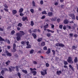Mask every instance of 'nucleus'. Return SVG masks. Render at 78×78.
<instances>
[{"instance_id":"obj_1","label":"nucleus","mask_w":78,"mask_h":78,"mask_svg":"<svg viewBox=\"0 0 78 78\" xmlns=\"http://www.w3.org/2000/svg\"><path fill=\"white\" fill-rule=\"evenodd\" d=\"M30 70H31V72L33 73L34 75H36V74L37 73L36 71L34 70H36V68L32 69L31 68H30Z\"/></svg>"},{"instance_id":"obj_2","label":"nucleus","mask_w":78,"mask_h":78,"mask_svg":"<svg viewBox=\"0 0 78 78\" xmlns=\"http://www.w3.org/2000/svg\"><path fill=\"white\" fill-rule=\"evenodd\" d=\"M67 61L70 64H73V62L72 61V59L71 57H68V59L67 60Z\"/></svg>"},{"instance_id":"obj_3","label":"nucleus","mask_w":78,"mask_h":78,"mask_svg":"<svg viewBox=\"0 0 78 78\" xmlns=\"http://www.w3.org/2000/svg\"><path fill=\"white\" fill-rule=\"evenodd\" d=\"M16 35L18 36L16 38L17 41H19V40H20V36H22V35L20 33H18L16 34Z\"/></svg>"},{"instance_id":"obj_4","label":"nucleus","mask_w":78,"mask_h":78,"mask_svg":"<svg viewBox=\"0 0 78 78\" xmlns=\"http://www.w3.org/2000/svg\"><path fill=\"white\" fill-rule=\"evenodd\" d=\"M69 16L70 17L72 18V19L73 20H75V15L73 13H71L69 14Z\"/></svg>"},{"instance_id":"obj_5","label":"nucleus","mask_w":78,"mask_h":78,"mask_svg":"<svg viewBox=\"0 0 78 78\" xmlns=\"http://www.w3.org/2000/svg\"><path fill=\"white\" fill-rule=\"evenodd\" d=\"M43 71H41V73L43 76H44V75H46L47 74V70H43Z\"/></svg>"},{"instance_id":"obj_6","label":"nucleus","mask_w":78,"mask_h":78,"mask_svg":"<svg viewBox=\"0 0 78 78\" xmlns=\"http://www.w3.org/2000/svg\"><path fill=\"white\" fill-rule=\"evenodd\" d=\"M16 45L15 44H14L13 45V50L12 51V52L13 53L16 52Z\"/></svg>"},{"instance_id":"obj_7","label":"nucleus","mask_w":78,"mask_h":78,"mask_svg":"<svg viewBox=\"0 0 78 78\" xmlns=\"http://www.w3.org/2000/svg\"><path fill=\"white\" fill-rule=\"evenodd\" d=\"M5 54L7 55V56H12V54L9 52L8 51H5Z\"/></svg>"},{"instance_id":"obj_8","label":"nucleus","mask_w":78,"mask_h":78,"mask_svg":"<svg viewBox=\"0 0 78 78\" xmlns=\"http://www.w3.org/2000/svg\"><path fill=\"white\" fill-rule=\"evenodd\" d=\"M48 16H49V17H51L53 16V13H52V12H49L48 13Z\"/></svg>"},{"instance_id":"obj_9","label":"nucleus","mask_w":78,"mask_h":78,"mask_svg":"<svg viewBox=\"0 0 78 78\" xmlns=\"http://www.w3.org/2000/svg\"><path fill=\"white\" fill-rule=\"evenodd\" d=\"M64 23L65 24H67L69 23V21L67 20H64Z\"/></svg>"},{"instance_id":"obj_10","label":"nucleus","mask_w":78,"mask_h":78,"mask_svg":"<svg viewBox=\"0 0 78 78\" xmlns=\"http://www.w3.org/2000/svg\"><path fill=\"white\" fill-rule=\"evenodd\" d=\"M61 73H62L61 71H57V74L58 75H59Z\"/></svg>"},{"instance_id":"obj_11","label":"nucleus","mask_w":78,"mask_h":78,"mask_svg":"<svg viewBox=\"0 0 78 78\" xmlns=\"http://www.w3.org/2000/svg\"><path fill=\"white\" fill-rule=\"evenodd\" d=\"M22 20H23V21H25V20H27V21H28V20H27V17H23L22 18Z\"/></svg>"},{"instance_id":"obj_12","label":"nucleus","mask_w":78,"mask_h":78,"mask_svg":"<svg viewBox=\"0 0 78 78\" xmlns=\"http://www.w3.org/2000/svg\"><path fill=\"white\" fill-rule=\"evenodd\" d=\"M58 18L57 17H55L54 18H52L51 19V20L52 21H55V20L57 19Z\"/></svg>"},{"instance_id":"obj_13","label":"nucleus","mask_w":78,"mask_h":78,"mask_svg":"<svg viewBox=\"0 0 78 78\" xmlns=\"http://www.w3.org/2000/svg\"><path fill=\"white\" fill-rule=\"evenodd\" d=\"M12 12L13 14H16L17 13V11L16 10H13L12 11Z\"/></svg>"},{"instance_id":"obj_14","label":"nucleus","mask_w":78,"mask_h":78,"mask_svg":"<svg viewBox=\"0 0 78 78\" xmlns=\"http://www.w3.org/2000/svg\"><path fill=\"white\" fill-rule=\"evenodd\" d=\"M22 71L23 73H24L25 74H27V71L26 70L23 69L22 70Z\"/></svg>"},{"instance_id":"obj_15","label":"nucleus","mask_w":78,"mask_h":78,"mask_svg":"<svg viewBox=\"0 0 78 78\" xmlns=\"http://www.w3.org/2000/svg\"><path fill=\"white\" fill-rule=\"evenodd\" d=\"M69 67H70L73 71H74V69H73V68L72 67V66L71 65H69Z\"/></svg>"},{"instance_id":"obj_16","label":"nucleus","mask_w":78,"mask_h":78,"mask_svg":"<svg viewBox=\"0 0 78 78\" xmlns=\"http://www.w3.org/2000/svg\"><path fill=\"white\" fill-rule=\"evenodd\" d=\"M30 54H33L34 52V50L33 49L31 50L30 51Z\"/></svg>"},{"instance_id":"obj_17","label":"nucleus","mask_w":78,"mask_h":78,"mask_svg":"<svg viewBox=\"0 0 78 78\" xmlns=\"http://www.w3.org/2000/svg\"><path fill=\"white\" fill-rule=\"evenodd\" d=\"M23 11V9L21 8L19 10V12H22Z\"/></svg>"},{"instance_id":"obj_18","label":"nucleus","mask_w":78,"mask_h":78,"mask_svg":"<svg viewBox=\"0 0 78 78\" xmlns=\"http://www.w3.org/2000/svg\"><path fill=\"white\" fill-rule=\"evenodd\" d=\"M50 52H51L50 49L48 48V51H47L46 53L47 54H49V53H50Z\"/></svg>"},{"instance_id":"obj_19","label":"nucleus","mask_w":78,"mask_h":78,"mask_svg":"<svg viewBox=\"0 0 78 78\" xmlns=\"http://www.w3.org/2000/svg\"><path fill=\"white\" fill-rule=\"evenodd\" d=\"M32 35L34 37V39H36V38L37 37V35H36L34 34H32Z\"/></svg>"},{"instance_id":"obj_20","label":"nucleus","mask_w":78,"mask_h":78,"mask_svg":"<svg viewBox=\"0 0 78 78\" xmlns=\"http://www.w3.org/2000/svg\"><path fill=\"white\" fill-rule=\"evenodd\" d=\"M41 46H44V45H45V42H42L41 44Z\"/></svg>"},{"instance_id":"obj_21","label":"nucleus","mask_w":78,"mask_h":78,"mask_svg":"<svg viewBox=\"0 0 78 78\" xmlns=\"http://www.w3.org/2000/svg\"><path fill=\"white\" fill-rule=\"evenodd\" d=\"M31 47V45L30 44L28 45L26 47L27 48H30Z\"/></svg>"},{"instance_id":"obj_22","label":"nucleus","mask_w":78,"mask_h":78,"mask_svg":"<svg viewBox=\"0 0 78 78\" xmlns=\"http://www.w3.org/2000/svg\"><path fill=\"white\" fill-rule=\"evenodd\" d=\"M44 28H48V24H47L46 25L44 26Z\"/></svg>"},{"instance_id":"obj_23","label":"nucleus","mask_w":78,"mask_h":78,"mask_svg":"<svg viewBox=\"0 0 78 78\" xmlns=\"http://www.w3.org/2000/svg\"><path fill=\"white\" fill-rule=\"evenodd\" d=\"M78 61V58L77 57H75L74 59V62H77Z\"/></svg>"},{"instance_id":"obj_24","label":"nucleus","mask_w":78,"mask_h":78,"mask_svg":"<svg viewBox=\"0 0 78 78\" xmlns=\"http://www.w3.org/2000/svg\"><path fill=\"white\" fill-rule=\"evenodd\" d=\"M32 5L33 6H36V5H35V2H34V1H33L32 2Z\"/></svg>"},{"instance_id":"obj_25","label":"nucleus","mask_w":78,"mask_h":78,"mask_svg":"<svg viewBox=\"0 0 78 78\" xmlns=\"http://www.w3.org/2000/svg\"><path fill=\"white\" fill-rule=\"evenodd\" d=\"M15 33V31L14 30H12L11 33V34L12 35Z\"/></svg>"},{"instance_id":"obj_26","label":"nucleus","mask_w":78,"mask_h":78,"mask_svg":"<svg viewBox=\"0 0 78 78\" xmlns=\"http://www.w3.org/2000/svg\"><path fill=\"white\" fill-rule=\"evenodd\" d=\"M59 47H64V45L61 43L59 44Z\"/></svg>"},{"instance_id":"obj_27","label":"nucleus","mask_w":78,"mask_h":78,"mask_svg":"<svg viewBox=\"0 0 78 78\" xmlns=\"http://www.w3.org/2000/svg\"><path fill=\"white\" fill-rule=\"evenodd\" d=\"M47 36L48 37H50L51 36V34H50V33H48L47 34Z\"/></svg>"},{"instance_id":"obj_28","label":"nucleus","mask_w":78,"mask_h":78,"mask_svg":"<svg viewBox=\"0 0 78 78\" xmlns=\"http://www.w3.org/2000/svg\"><path fill=\"white\" fill-rule=\"evenodd\" d=\"M22 26V24L21 23H19L18 25V27H21Z\"/></svg>"},{"instance_id":"obj_29","label":"nucleus","mask_w":78,"mask_h":78,"mask_svg":"<svg viewBox=\"0 0 78 78\" xmlns=\"http://www.w3.org/2000/svg\"><path fill=\"white\" fill-rule=\"evenodd\" d=\"M9 63H10V61H8L7 62H6L5 64L6 65H9Z\"/></svg>"},{"instance_id":"obj_30","label":"nucleus","mask_w":78,"mask_h":78,"mask_svg":"<svg viewBox=\"0 0 78 78\" xmlns=\"http://www.w3.org/2000/svg\"><path fill=\"white\" fill-rule=\"evenodd\" d=\"M20 32L22 35H24L25 34V33L23 31H20Z\"/></svg>"},{"instance_id":"obj_31","label":"nucleus","mask_w":78,"mask_h":78,"mask_svg":"<svg viewBox=\"0 0 78 78\" xmlns=\"http://www.w3.org/2000/svg\"><path fill=\"white\" fill-rule=\"evenodd\" d=\"M1 73L2 75H4V74L5 73V72L4 71V70H2L1 72Z\"/></svg>"},{"instance_id":"obj_32","label":"nucleus","mask_w":78,"mask_h":78,"mask_svg":"<svg viewBox=\"0 0 78 78\" xmlns=\"http://www.w3.org/2000/svg\"><path fill=\"white\" fill-rule=\"evenodd\" d=\"M42 40V38H40L38 39L37 40V41L38 42H40Z\"/></svg>"},{"instance_id":"obj_33","label":"nucleus","mask_w":78,"mask_h":78,"mask_svg":"<svg viewBox=\"0 0 78 78\" xmlns=\"http://www.w3.org/2000/svg\"><path fill=\"white\" fill-rule=\"evenodd\" d=\"M5 41L4 39H3L1 37H0V41Z\"/></svg>"},{"instance_id":"obj_34","label":"nucleus","mask_w":78,"mask_h":78,"mask_svg":"<svg viewBox=\"0 0 78 78\" xmlns=\"http://www.w3.org/2000/svg\"><path fill=\"white\" fill-rule=\"evenodd\" d=\"M43 49L44 50H47V47L46 46H44L43 48Z\"/></svg>"},{"instance_id":"obj_35","label":"nucleus","mask_w":78,"mask_h":78,"mask_svg":"<svg viewBox=\"0 0 78 78\" xmlns=\"http://www.w3.org/2000/svg\"><path fill=\"white\" fill-rule=\"evenodd\" d=\"M33 63L34 64L36 65L37 64V62L36 61H33Z\"/></svg>"},{"instance_id":"obj_36","label":"nucleus","mask_w":78,"mask_h":78,"mask_svg":"<svg viewBox=\"0 0 78 78\" xmlns=\"http://www.w3.org/2000/svg\"><path fill=\"white\" fill-rule=\"evenodd\" d=\"M18 75V76H19L20 78H21V77H20V76H21V75L20 74V73H17Z\"/></svg>"},{"instance_id":"obj_37","label":"nucleus","mask_w":78,"mask_h":78,"mask_svg":"<svg viewBox=\"0 0 78 78\" xmlns=\"http://www.w3.org/2000/svg\"><path fill=\"white\" fill-rule=\"evenodd\" d=\"M42 14H47V13H46V11H44L42 12Z\"/></svg>"},{"instance_id":"obj_38","label":"nucleus","mask_w":78,"mask_h":78,"mask_svg":"<svg viewBox=\"0 0 78 78\" xmlns=\"http://www.w3.org/2000/svg\"><path fill=\"white\" fill-rule=\"evenodd\" d=\"M64 65H67V64H68V63L67 61H65L64 62Z\"/></svg>"},{"instance_id":"obj_39","label":"nucleus","mask_w":78,"mask_h":78,"mask_svg":"<svg viewBox=\"0 0 78 78\" xmlns=\"http://www.w3.org/2000/svg\"><path fill=\"white\" fill-rule=\"evenodd\" d=\"M62 27H63L62 25H60L59 26V28H60V29H62Z\"/></svg>"},{"instance_id":"obj_40","label":"nucleus","mask_w":78,"mask_h":78,"mask_svg":"<svg viewBox=\"0 0 78 78\" xmlns=\"http://www.w3.org/2000/svg\"><path fill=\"white\" fill-rule=\"evenodd\" d=\"M45 65L46 67H49V64H48V63H46Z\"/></svg>"},{"instance_id":"obj_41","label":"nucleus","mask_w":78,"mask_h":78,"mask_svg":"<svg viewBox=\"0 0 78 78\" xmlns=\"http://www.w3.org/2000/svg\"><path fill=\"white\" fill-rule=\"evenodd\" d=\"M76 48V46H73L72 47V49H74V50H75Z\"/></svg>"},{"instance_id":"obj_42","label":"nucleus","mask_w":78,"mask_h":78,"mask_svg":"<svg viewBox=\"0 0 78 78\" xmlns=\"http://www.w3.org/2000/svg\"><path fill=\"white\" fill-rule=\"evenodd\" d=\"M31 26H33V25H34V23L33 22V21H31Z\"/></svg>"},{"instance_id":"obj_43","label":"nucleus","mask_w":78,"mask_h":78,"mask_svg":"<svg viewBox=\"0 0 78 78\" xmlns=\"http://www.w3.org/2000/svg\"><path fill=\"white\" fill-rule=\"evenodd\" d=\"M30 12H32V13H34V10H33V9H30Z\"/></svg>"},{"instance_id":"obj_44","label":"nucleus","mask_w":78,"mask_h":78,"mask_svg":"<svg viewBox=\"0 0 78 78\" xmlns=\"http://www.w3.org/2000/svg\"><path fill=\"white\" fill-rule=\"evenodd\" d=\"M16 71L17 72H19V67L18 66H16Z\"/></svg>"},{"instance_id":"obj_45","label":"nucleus","mask_w":78,"mask_h":78,"mask_svg":"<svg viewBox=\"0 0 78 78\" xmlns=\"http://www.w3.org/2000/svg\"><path fill=\"white\" fill-rule=\"evenodd\" d=\"M74 37H78V35L77 34H75L74 35Z\"/></svg>"},{"instance_id":"obj_46","label":"nucleus","mask_w":78,"mask_h":78,"mask_svg":"<svg viewBox=\"0 0 78 78\" xmlns=\"http://www.w3.org/2000/svg\"><path fill=\"white\" fill-rule=\"evenodd\" d=\"M66 26H64L63 27V30H66Z\"/></svg>"},{"instance_id":"obj_47","label":"nucleus","mask_w":78,"mask_h":78,"mask_svg":"<svg viewBox=\"0 0 78 78\" xmlns=\"http://www.w3.org/2000/svg\"><path fill=\"white\" fill-rule=\"evenodd\" d=\"M60 21H61V20L59 18L57 19V22H60Z\"/></svg>"},{"instance_id":"obj_48","label":"nucleus","mask_w":78,"mask_h":78,"mask_svg":"<svg viewBox=\"0 0 78 78\" xmlns=\"http://www.w3.org/2000/svg\"><path fill=\"white\" fill-rule=\"evenodd\" d=\"M45 16H43L41 18V19H45Z\"/></svg>"},{"instance_id":"obj_49","label":"nucleus","mask_w":78,"mask_h":78,"mask_svg":"<svg viewBox=\"0 0 78 78\" xmlns=\"http://www.w3.org/2000/svg\"><path fill=\"white\" fill-rule=\"evenodd\" d=\"M73 35V34H69V35L70 36V37H72Z\"/></svg>"},{"instance_id":"obj_50","label":"nucleus","mask_w":78,"mask_h":78,"mask_svg":"<svg viewBox=\"0 0 78 78\" xmlns=\"http://www.w3.org/2000/svg\"><path fill=\"white\" fill-rule=\"evenodd\" d=\"M4 10H5V11H7H7H8V9H6V8H4Z\"/></svg>"},{"instance_id":"obj_51","label":"nucleus","mask_w":78,"mask_h":78,"mask_svg":"<svg viewBox=\"0 0 78 78\" xmlns=\"http://www.w3.org/2000/svg\"><path fill=\"white\" fill-rule=\"evenodd\" d=\"M40 3L41 5H42V4H43V3H44V2H43V1H42V0L41 1Z\"/></svg>"},{"instance_id":"obj_52","label":"nucleus","mask_w":78,"mask_h":78,"mask_svg":"<svg viewBox=\"0 0 78 78\" xmlns=\"http://www.w3.org/2000/svg\"><path fill=\"white\" fill-rule=\"evenodd\" d=\"M6 42L8 44H9V43H10V41L9 40H6Z\"/></svg>"},{"instance_id":"obj_53","label":"nucleus","mask_w":78,"mask_h":78,"mask_svg":"<svg viewBox=\"0 0 78 78\" xmlns=\"http://www.w3.org/2000/svg\"><path fill=\"white\" fill-rule=\"evenodd\" d=\"M64 68H66V69H68V67H67V66H64Z\"/></svg>"},{"instance_id":"obj_54","label":"nucleus","mask_w":78,"mask_h":78,"mask_svg":"<svg viewBox=\"0 0 78 78\" xmlns=\"http://www.w3.org/2000/svg\"><path fill=\"white\" fill-rule=\"evenodd\" d=\"M33 31L34 32V33H35V32H36V31H37V29H34L33 30Z\"/></svg>"},{"instance_id":"obj_55","label":"nucleus","mask_w":78,"mask_h":78,"mask_svg":"<svg viewBox=\"0 0 78 78\" xmlns=\"http://www.w3.org/2000/svg\"><path fill=\"white\" fill-rule=\"evenodd\" d=\"M51 28H54V27H55V26L53 24H51Z\"/></svg>"},{"instance_id":"obj_56","label":"nucleus","mask_w":78,"mask_h":78,"mask_svg":"<svg viewBox=\"0 0 78 78\" xmlns=\"http://www.w3.org/2000/svg\"><path fill=\"white\" fill-rule=\"evenodd\" d=\"M56 46L58 47L59 46V43H57L56 44Z\"/></svg>"},{"instance_id":"obj_57","label":"nucleus","mask_w":78,"mask_h":78,"mask_svg":"<svg viewBox=\"0 0 78 78\" xmlns=\"http://www.w3.org/2000/svg\"><path fill=\"white\" fill-rule=\"evenodd\" d=\"M20 16H23L24 15L23 14V13H21L20 14Z\"/></svg>"},{"instance_id":"obj_58","label":"nucleus","mask_w":78,"mask_h":78,"mask_svg":"<svg viewBox=\"0 0 78 78\" xmlns=\"http://www.w3.org/2000/svg\"><path fill=\"white\" fill-rule=\"evenodd\" d=\"M10 68H11L12 70H13V69H15V67L10 66Z\"/></svg>"},{"instance_id":"obj_59","label":"nucleus","mask_w":78,"mask_h":78,"mask_svg":"<svg viewBox=\"0 0 78 78\" xmlns=\"http://www.w3.org/2000/svg\"><path fill=\"white\" fill-rule=\"evenodd\" d=\"M26 45L28 46L29 45V41H27L26 42Z\"/></svg>"},{"instance_id":"obj_60","label":"nucleus","mask_w":78,"mask_h":78,"mask_svg":"<svg viewBox=\"0 0 78 78\" xmlns=\"http://www.w3.org/2000/svg\"><path fill=\"white\" fill-rule=\"evenodd\" d=\"M21 44H22V45H24L25 44V42L24 41H22L21 42Z\"/></svg>"},{"instance_id":"obj_61","label":"nucleus","mask_w":78,"mask_h":78,"mask_svg":"<svg viewBox=\"0 0 78 78\" xmlns=\"http://www.w3.org/2000/svg\"><path fill=\"white\" fill-rule=\"evenodd\" d=\"M52 51L53 52L54 55H55V51L54 50H52Z\"/></svg>"},{"instance_id":"obj_62","label":"nucleus","mask_w":78,"mask_h":78,"mask_svg":"<svg viewBox=\"0 0 78 78\" xmlns=\"http://www.w3.org/2000/svg\"><path fill=\"white\" fill-rule=\"evenodd\" d=\"M9 70L10 72H12V70H11V68L9 67Z\"/></svg>"},{"instance_id":"obj_63","label":"nucleus","mask_w":78,"mask_h":78,"mask_svg":"<svg viewBox=\"0 0 78 78\" xmlns=\"http://www.w3.org/2000/svg\"><path fill=\"white\" fill-rule=\"evenodd\" d=\"M4 7L6 8H8V6H7L6 5H4Z\"/></svg>"},{"instance_id":"obj_64","label":"nucleus","mask_w":78,"mask_h":78,"mask_svg":"<svg viewBox=\"0 0 78 78\" xmlns=\"http://www.w3.org/2000/svg\"><path fill=\"white\" fill-rule=\"evenodd\" d=\"M76 19L77 20H78V16H76Z\"/></svg>"}]
</instances>
